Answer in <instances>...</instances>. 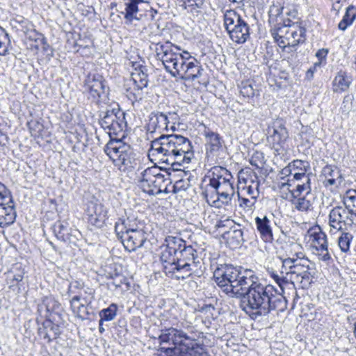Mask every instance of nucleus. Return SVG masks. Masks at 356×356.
<instances>
[{
  "mask_svg": "<svg viewBox=\"0 0 356 356\" xmlns=\"http://www.w3.org/2000/svg\"><path fill=\"white\" fill-rule=\"evenodd\" d=\"M238 298L242 310L253 319L267 316L273 311L282 312L287 305L281 293L271 284L260 283L259 279Z\"/></svg>",
  "mask_w": 356,
  "mask_h": 356,
  "instance_id": "1",
  "label": "nucleus"
},
{
  "mask_svg": "<svg viewBox=\"0 0 356 356\" xmlns=\"http://www.w3.org/2000/svg\"><path fill=\"white\" fill-rule=\"evenodd\" d=\"M154 155H160L163 162L175 165L189 163L194 156L191 140L180 134H163L152 141L151 149Z\"/></svg>",
  "mask_w": 356,
  "mask_h": 356,
  "instance_id": "2",
  "label": "nucleus"
},
{
  "mask_svg": "<svg viewBox=\"0 0 356 356\" xmlns=\"http://www.w3.org/2000/svg\"><path fill=\"white\" fill-rule=\"evenodd\" d=\"M203 333H199V335ZM182 330L170 327L162 330L159 337L161 344L168 343L172 347L162 346L159 349V356H209L205 351L202 342Z\"/></svg>",
  "mask_w": 356,
  "mask_h": 356,
  "instance_id": "3",
  "label": "nucleus"
},
{
  "mask_svg": "<svg viewBox=\"0 0 356 356\" xmlns=\"http://www.w3.org/2000/svg\"><path fill=\"white\" fill-rule=\"evenodd\" d=\"M104 150L119 170L129 172L135 168L136 154L131 147L123 143L122 140L111 138L105 145Z\"/></svg>",
  "mask_w": 356,
  "mask_h": 356,
  "instance_id": "4",
  "label": "nucleus"
},
{
  "mask_svg": "<svg viewBox=\"0 0 356 356\" xmlns=\"http://www.w3.org/2000/svg\"><path fill=\"white\" fill-rule=\"evenodd\" d=\"M268 17L271 35L275 40H278V38L284 37V29L291 27L296 24L293 19L298 18V10L294 7L284 8L280 5L273 4L270 7Z\"/></svg>",
  "mask_w": 356,
  "mask_h": 356,
  "instance_id": "5",
  "label": "nucleus"
},
{
  "mask_svg": "<svg viewBox=\"0 0 356 356\" xmlns=\"http://www.w3.org/2000/svg\"><path fill=\"white\" fill-rule=\"evenodd\" d=\"M173 48L179 49L170 42L165 44L159 42L156 44L155 53L156 59L162 62L166 72L172 76L177 77L185 59L181 54L175 51Z\"/></svg>",
  "mask_w": 356,
  "mask_h": 356,
  "instance_id": "6",
  "label": "nucleus"
},
{
  "mask_svg": "<svg viewBox=\"0 0 356 356\" xmlns=\"http://www.w3.org/2000/svg\"><path fill=\"white\" fill-rule=\"evenodd\" d=\"M224 26L231 40L238 44H243L250 38L248 24L234 10L224 13Z\"/></svg>",
  "mask_w": 356,
  "mask_h": 356,
  "instance_id": "7",
  "label": "nucleus"
},
{
  "mask_svg": "<svg viewBox=\"0 0 356 356\" xmlns=\"http://www.w3.org/2000/svg\"><path fill=\"white\" fill-rule=\"evenodd\" d=\"M99 118V123L108 134L110 139L113 138V136L122 133L127 128L125 113L119 107L101 112Z\"/></svg>",
  "mask_w": 356,
  "mask_h": 356,
  "instance_id": "8",
  "label": "nucleus"
},
{
  "mask_svg": "<svg viewBox=\"0 0 356 356\" xmlns=\"http://www.w3.org/2000/svg\"><path fill=\"white\" fill-rule=\"evenodd\" d=\"M289 134L286 127V122L282 118L273 120L267 128V142L270 147L278 154L285 149Z\"/></svg>",
  "mask_w": 356,
  "mask_h": 356,
  "instance_id": "9",
  "label": "nucleus"
},
{
  "mask_svg": "<svg viewBox=\"0 0 356 356\" xmlns=\"http://www.w3.org/2000/svg\"><path fill=\"white\" fill-rule=\"evenodd\" d=\"M165 181L161 169L156 166L147 168L141 172L138 186L143 192L156 195L163 192L162 186Z\"/></svg>",
  "mask_w": 356,
  "mask_h": 356,
  "instance_id": "10",
  "label": "nucleus"
},
{
  "mask_svg": "<svg viewBox=\"0 0 356 356\" xmlns=\"http://www.w3.org/2000/svg\"><path fill=\"white\" fill-rule=\"evenodd\" d=\"M16 216L12 193L0 182V227L4 228L13 224Z\"/></svg>",
  "mask_w": 356,
  "mask_h": 356,
  "instance_id": "11",
  "label": "nucleus"
},
{
  "mask_svg": "<svg viewBox=\"0 0 356 356\" xmlns=\"http://www.w3.org/2000/svg\"><path fill=\"white\" fill-rule=\"evenodd\" d=\"M89 99L95 103L106 102L108 100L109 88L103 76L99 74L89 75L86 81Z\"/></svg>",
  "mask_w": 356,
  "mask_h": 356,
  "instance_id": "12",
  "label": "nucleus"
},
{
  "mask_svg": "<svg viewBox=\"0 0 356 356\" xmlns=\"http://www.w3.org/2000/svg\"><path fill=\"white\" fill-rule=\"evenodd\" d=\"M281 268L280 271L286 276L290 275V279L298 282L300 276L306 270H309V261L294 259V257L278 256Z\"/></svg>",
  "mask_w": 356,
  "mask_h": 356,
  "instance_id": "13",
  "label": "nucleus"
},
{
  "mask_svg": "<svg viewBox=\"0 0 356 356\" xmlns=\"http://www.w3.org/2000/svg\"><path fill=\"white\" fill-rule=\"evenodd\" d=\"M355 213L353 211L337 206L332 208L329 213V224L330 227L338 230H347L353 227Z\"/></svg>",
  "mask_w": 356,
  "mask_h": 356,
  "instance_id": "14",
  "label": "nucleus"
},
{
  "mask_svg": "<svg viewBox=\"0 0 356 356\" xmlns=\"http://www.w3.org/2000/svg\"><path fill=\"white\" fill-rule=\"evenodd\" d=\"M257 280H258V277L252 270L239 266V270L236 271L234 283L232 288L229 289L231 296L236 298L243 296L245 291L250 286H252Z\"/></svg>",
  "mask_w": 356,
  "mask_h": 356,
  "instance_id": "15",
  "label": "nucleus"
},
{
  "mask_svg": "<svg viewBox=\"0 0 356 356\" xmlns=\"http://www.w3.org/2000/svg\"><path fill=\"white\" fill-rule=\"evenodd\" d=\"M237 270H239V266L222 264L218 266L213 273V277L217 285L222 288L227 294L231 295L229 289L232 288L234 283Z\"/></svg>",
  "mask_w": 356,
  "mask_h": 356,
  "instance_id": "16",
  "label": "nucleus"
},
{
  "mask_svg": "<svg viewBox=\"0 0 356 356\" xmlns=\"http://www.w3.org/2000/svg\"><path fill=\"white\" fill-rule=\"evenodd\" d=\"M52 230L56 237L65 243H75L81 232L67 220H58L52 226Z\"/></svg>",
  "mask_w": 356,
  "mask_h": 356,
  "instance_id": "17",
  "label": "nucleus"
},
{
  "mask_svg": "<svg viewBox=\"0 0 356 356\" xmlns=\"http://www.w3.org/2000/svg\"><path fill=\"white\" fill-rule=\"evenodd\" d=\"M205 138L206 156L207 158H216L222 152V138L216 132L205 127L203 133Z\"/></svg>",
  "mask_w": 356,
  "mask_h": 356,
  "instance_id": "18",
  "label": "nucleus"
},
{
  "mask_svg": "<svg viewBox=\"0 0 356 356\" xmlns=\"http://www.w3.org/2000/svg\"><path fill=\"white\" fill-rule=\"evenodd\" d=\"M117 237L121 240L125 250L130 252L141 248L147 240L145 232L140 228L118 235Z\"/></svg>",
  "mask_w": 356,
  "mask_h": 356,
  "instance_id": "19",
  "label": "nucleus"
},
{
  "mask_svg": "<svg viewBox=\"0 0 356 356\" xmlns=\"http://www.w3.org/2000/svg\"><path fill=\"white\" fill-rule=\"evenodd\" d=\"M88 222L97 227H102L106 219V211L104 207L97 201H90L87 203L86 209Z\"/></svg>",
  "mask_w": 356,
  "mask_h": 356,
  "instance_id": "20",
  "label": "nucleus"
},
{
  "mask_svg": "<svg viewBox=\"0 0 356 356\" xmlns=\"http://www.w3.org/2000/svg\"><path fill=\"white\" fill-rule=\"evenodd\" d=\"M166 248L162 252L161 256V261L164 264H172L175 262V256L177 252L181 250L184 245L185 241L181 238L168 236L165 238Z\"/></svg>",
  "mask_w": 356,
  "mask_h": 356,
  "instance_id": "21",
  "label": "nucleus"
},
{
  "mask_svg": "<svg viewBox=\"0 0 356 356\" xmlns=\"http://www.w3.org/2000/svg\"><path fill=\"white\" fill-rule=\"evenodd\" d=\"M193 266L185 264H167L163 265V270L167 276L170 278L185 280L192 275Z\"/></svg>",
  "mask_w": 356,
  "mask_h": 356,
  "instance_id": "22",
  "label": "nucleus"
},
{
  "mask_svg": "<svg viewBox=\"0 0 356 356\" xmlns=\"http://www.w3.org/2000/svg\"><path fill=\"white\" fill-rule=\"evenodd\" d=\"M209 173V186L213 189L229 181H235L231 172L225 168L215 166L211 169Z\"/></svg>",
  "mask_w": 356,
  "mask_h": 356,
  "instance_id": "23",
  "label": "nucleus"
},
{
  "mask_svg": "<svg viewBox=\"0 0 356 356\" xmlns=\"http://www.w3.org/2000/svg\"><path fill=\"white\" fill-rule=\"evenodd\" d=\"M169 120L168 116L162 112H152L149 116L147 130L150 134L168 131Z\"/></svg>",
  "mask_w": 356,
  "mask_h": 356,
  "instance_id": "24",
  "label": "nucleus"
},
{
  "mask_svg": "<svg viewBox=\"0 0 356 356\" xmlns=\"http://www.w3.org/2000/svg\"><path fill=\"white\" fill-rule=\"evenodd\" d=\"M175 264H186L193 266L194 267L197 266V264L200 263L198 260L197 250L191 245H187L186 242L178 251L175 256Z\"/></svg>",
  "mask_w": 356,
  "mask_h": 356,
  "instance_id": "25",
  "label": "nucleus"
},
{
  "mask_svg": "<svg viewBox=\"0 0 356 356\" xmlns=\"http://www.w3.org/2000/svg\"><path fill=\"white\" fill-rule=\"evenodd\" d=\"M203 71L204 69L197 60H185L178 76L185 81H195L202 75Z\"/></svg>",
  "mask_w": 356,
  "mask_h": 356,
  "instance_id": "26",
  "label": "nucleus"
},
{
  "mask_svg": "<svg viewBox=\"0 0 356 356\" xmlns=\"http://www.w3.org/2000/svg\"><path fill=\"white\" fill-rule=\"evenodd\" d=\"M289 28L285 31V38L287 40L286 45L295 47L305 42L306 39V29L304 27L295 24V25ZM281 43L285 44L283 40L281 41Z\"/></svg>",
  "mask_w": 356,
  "mask_h": 356,
  "instance_id": "27",
  "label": "nucleus"
},
{
  "mask_svg": "<svg viewBox=\"0 0 356 356\" xmlns=\"http://www.w3.org/2000/svg\"><path fill=\"white\" fill-rule=\"evenodd\" d=\"M255 225L257 229L260 234L261 238L265 243H272L274 240L273 229L270 224V220L266 216L262 217H256Z\"/></svg>",
  "mask_w": 356,
  "mask_h": 356,
  "instance_id": "28",
  "label": "nucleus"
},
{
  "mask_svg": "<svg viewBox=\"0 0 356 356\" xmlns=\"http://www.w3.org/2000/svg\"><path fill=\"white\" fill-rule=\"evenodd\" d=\"M60 334L59 326L49 319H45L38 327V334L49 343L57 339Z\"/></svg>",
  "mask_w": 356,
  "mask_h": 356,
  "instance_id": "29",
  "label": "nucleus"
},
{
  "mask_svg": "<svg viewBox=\"0 0 356 356\" xmlns=\"http://www.w3.org/2000/svg\"><path fill=\"white\" fill-rule=\"evenodd\" d=\"M140 228L138 221L134 216H122L115 223V232L117 236Z\"/></svg>",
  "mask_w": 356,
  "mask_h": 356,
  "instance_id": "30",
  "label": "nucleus"
},
{
  "mask_svg": "<svg viewBox=\"0 0 356 356\" xmlns=\"http://www.w3.org/2000/svg\"><path fill=\"white\" fill-rule=\"evenodd\" d=\"M315 200L314 194H305L302 196L291 197V202L298 211L309 212L313 210Z\"/></svg>",
  "mask_w": 356,
  "mask_h": 356,
  "instance_id": "31",
  "label": "nucleus"
},
{
  "mask_svg": "<svg viewBox=\"0 0 356 356\" xmlns=\"http://www.w3.org/2000/svg\"><path fill=\"white\" fill-rule=\"evenodd\" d=\"M243 234L244 233L241 229L231 228L229 231L225 234V237L232 248H237L241 247L245 241Z\"/></svg>",
  "mask_w": 356,
  "mask_h": 356,
  "instance_id": "32",
  "label": "nucleus"
},
{
  "mask_svg": "<svg viewBox=\"0 0 356 356\" xmlns=\"http://www.w3.org/2000/svg\"><path fill=\"white\" fill-rule=\"evenodd\" d=\"M332 84L333 91L334 92H342L349 88L351 84V80L347 76L346 72L341 71L334 77Z\"/></svg>",
  "mask_w": 356,
  "mask_h": 356,
  "instance_id": "33",
  "label": "nucleus"
},
{
  "mask_svg": "<svg viewBox=\"0 0 356 356\" xmlns=\"http://www.w3.org/2000/svg\"><path fill=\"white\" fill-rule=\"evenodd\" d=\"M143 2V0H129L125 3L124 18L129 23H131L134 19H140V17H137V13L139 10L138 4Z\"/></svg>",
  "mask_w": 356,
  "mask_h": 356,
  "instance_id": "34",
  "label": "nucleus"
},
{
  "mask_svg": "<svg viewBox=\"0 0 356 356\" xmlns=\"http://www.w3.org/2000/svg\"><path fill=\"white\" fill-rule=\"evenodd\" d=\"M356 19V7L353 5L347 7L345 15L343 19L338 24L339 29L345 31L349 26H350Z\"/></svg>",
  "mask_w": 356,
  "mask_h": 356,
  "instance_id": "35",
  "label": "nucleus"
},
{
  "mask_svg": "<svg viewBox=\"0 0 356 356\" xmlns=\"http://www.w3.org/2000/svg\"><path fill=\"white\" fill-rule=\"evenodd\" d=\"M37 36L35 39V44H30L31 49L39 50L40 48L47 54V56H53V50L49 44L47 42L46 38L41 33H34Z\"/></svg>",
  "mask_w": 356,
  "mask_h": 356,
  "instance_id": "36",
  "label": "nucleus"
},
{
  "mask_svg": "<svg viewBox=\"0 0 356 356\" xmlns=\"http://www.w3.org/2000/svg\"><path fill=\"white\" fill-rule=\"evenodd\" d=\"M145 88L133 85V87H129L126 89V95L128 99L132 102V104L139 102L145 97Z\"/></svg>",
  "mask_w": 356,
  "mask_h": 356,
  "instance_id": "37",
  "label": "nucleus"
},
{
  "mask_svg": "<svg viewBox=\"0 0 356 356\" xmlns=\"http://www.w3.org/2000/svg\"><path fill=\"white\" fill-rule=\"evenodd\" d=\"M311 236L312 239V245L316 250H326L327 248V236L322 231L313 233Z\"/></svg>",
  "mask_w": 356,
  "mask_h": 356,
  "instance_id": "38",
  "label": "nucleus"
},
{
  "mask_svg": "<svg viewBox=\"0 0 356 356\" xmlns=\"http://www.w3.org/2000/svg\"><path fill=\"white\" fill-rule=\"evenodd\" d=\"M130 81L136 86H138L147 88L148 86L147 74L143 70H136L134 72L131 73V80Z\"/></svg>",
  "mask_w": 356,
  "mask_h": 356,
  "instance_id": "39",
  "label": "nucleus"
},
{
  "mask_svg": "<svg viewBox=\"0 0 356 356\" xmlns=\"http://www.w3.org/2000/svg\"><path fill=\"white\" fill-rule=\"evenodd\" d=\"M118 306L115 303H111L107 308L99 311V316L104 321H111L117 316Z\"/></svg>",
  "mask_w": 356,
  "mask_h": 356,
  "instance_id": "40",
  "label": "nucleus"
},
{
  "mask_svg": "<svg viewBox=\"0 0 356 356\" xmlns=\"http://www.w3.org/2000/svg\"><path fill=\"white\" fill-rule=\"evenodd\" d=\"M313 194L311 188V179L298 183L296 188L291 191V197L294 196H302V193Z\"/></svg>",
  "mask_w": 356,
  "mask_h": 356,
  "instance_id": "41",
  "label": "nucleus"
},
{
  "mask_svg": "<svg viewBox=\"0 0 356 356\" xmlns=\"http://www.w3.org/2000/svg\"><path fill=\"white\" fill-rule=\"evenodd\" d=\"M10 45L9 34L6 30L0 26V56L8 54V47Z\"/></svg>",
  "mask_w": 356,
  "mask_h": 356,
  "instance_id": "42",
  "label": "nucleus"
},
{
  "mask_svg": "<svg viewBox=\"0 0 356 356\" xmlns=\"http://www.w3.org/2000/svg\"><path fill=\"white\" fill-rule=\"evenodd\" d=\"M343 202L346 209L355 213L356 217V190H348L343 196Z\"/></svg>",
  "mask_w": 356,
  "mask_h": 356,
  "instance_id": "43",
  "label": "nucleus"
},
{
  "mask_svg": "<svg viewBox=\"0 0 356 356\" xmlns=\"http://www.w3.org/2000/svg\"><path fill=\"white\" fill-rule=\"evenodd\" d=\"M353 238V235L349 232H342L338 238V245L341 250L347 252L350 250V245Z\"/></svg>",
  "mask_w": 356,
  "mask_h": 356,
  "instance_id": "44",
  "label": "nucleus"
},
{
  "mask_svg": "<svg viewBox=\"0 0 356 356\" xmlns=\"http://www.w3.org/2000/svg\"><path fill=\"white\" fill-rule=\"evenodd\" d=\"M44 305H46L49 317L52 313H58L60 307V304L52 296H44Z\"/></svg>",
  "mask_w": 356,
  "mask_h": 356,
  "instance_id": "45",
  "label": "nucleus"
},
{
  "mask_svg": "<svg viewBox=\"0 0 356 356\" xmlns=\"http://www.w3.org/2000/svg\"><path fill=\"white\" fill-rule=\"evenodd\" d=\"M111 281L108 284L109 286H112L115 289L120 288L123 284H125L129 288V283L127 282V279L125 276L115 273L113 276H111Z\"/></svg>",
  "mask_w": 356,
  "mask_h": 356,
  "instance_id": "46",
  "label": "nucleus"
},
{
  "mask_svg": "<svg viewBox=\"0 0 356 356\" xmlns=\"http://www.w3.org/2000/svg\"><path fill=\"white\" fill-rule=\"evenodd\" d=\"M234 194L235 191L217 192L216 195L218 197L216 201L220 202L225 205H229L231 204Z\"/></svg>",
  "mask_w": 356,
  "mask_h": 356,
  "instance_id": "47",
  "label": "nucleus"
},
{
  "mask_svg": "<svg viewBox=\"0 0 356 356\" xmlns=\"http://www.w3.org/2000/svg\"><path fill=\"white\" fill-rule=\"evenodd\" d=\"M259 181H256L254 186H248L246 187L243 188L241 193H243V195H247L249 198H253L257 201V197H259Z\"/></svg>",
  "mask_w": 356,
  "mask_h": 356,
  "instance_id": "48",
  "label": "nucleus"
},
{
  "mask_svg": "<svg viewBox=\"0 0 356 356\" xmlns=\"http://www.w3.org/2000/svg\"><path fill=\"white\" fill-rule=\"evenodd\" d=\"M322 174L325 178L338 177L341 179L342 177L337 168L330 165H327L323 168Z\"/></svg>",
  "mask_w": 356,
  "mask_h": 356,
  "instance_id": "49",
  "label": "nucleus"
},
{
  "mask_svg": "<svg viewBox=\"0 0 356 356\" xmlns=\"http://www.w3.org/2000/svg\"><path fill=\"white\" fill-rule=\"evenodd\" d=\"M291 165L293 172L296 170L307 172L310 169V165L307 161L296 159L291 162Z\"/></svg>",
  "mask_w": 356,
  "mask_h": 356,
  "instance_id": "50",
  "label": "nucleus"
},
{
  "mask_svg": "<svg viewBox=\"0 0 356 356\" xmlns=\"http://www.w3.org/2000/svg\"><path fill=\"white\" fill-rule=\"evenodd\" d=\"M179 3H180L181 6H182L184 9H186L187 7H192L193 8H202L204 3V0H177Z\"/></svg>",
  "mask_w": 356,
  "mask_h": 356,
  "instance_id": "51",
  "label": "nucleus"
},
{
  "mask_svg": "<svg viewBox=\"0 0 356 356\" xmlns=\"http://www.w3.org/2000/svg\"><path fill=\"white\" fill-rule=\"evenodd\" d=\"M238 200L240 202L239 203L240 206L245 209H252L254 207V206L257 202L253 198L243 197L241 195V193L238 191Z\"/></svg>",
  "mask_w": 356,
  "mask_h": 356,
  "instance_id": "52",
  "label": "nucleus"
},
{
  "mask_svg": "<svg viewBox=\"0 0 356 356\" xmlns=\"http://www.w3.org/2000/svg\"><path fill=\"white\" fill-rule=\"evenodd\" d=\"M44 305V297L42 298L41 302L38 305L37 314L38 316L36 318L37 322L38 323L42 318L49 319L48 311Z\"/></svg>",
  "mask_w": 356,
  "mask_h": 356,
  "instance_id": "53",
  "label": "nucleus"
},
{
  "mask_svg": "<svg viewBox=\"0 0 356 356\" xmlns=\"http://www.w3.org/2000/svg\"><path fill=\"white\" fill-rule=\"evenodd\" d=\"M301 284L302 288H307L310 286L312 282V276L309 273V270H306L300 276L299 281Z\"/></svg>",
  "mask_w": 356,
  "mask_h": 356,
  "instance_id": "54",
  "label": "nucleus"
},
{
  "mask_svg": "<svg viewBox=\"0 0 356 356\" xmlns=\"http://www.w3.org/2000/svg\"><path fill=\"white\" fill-rule=\"evenodd\" d=\"M72 312L76 317L81 320H84L85 316L88 314L87 308L83 303H80L78 306H75L74 310H72Z\"/></svg>",
  "mask_w": 356,
  "mask_h": 356,
  "instance_id": "55",
  "label": "nucleus"
},
{
  "mask_svg": "<svg viewBox=\"0 0 356 356\" xmlns=\"http://www.w3.org/2000/svg\"><path fill=\"white\" fill-rule=\"evenodd\" d=\"M240 92L243 97H251L254 95V90L250 84L242 83Z\"/></svg>",
  "mask_w": 356,
  "mask_h": 356,
  "instance_id": "56",
  "label": "nucleus"
},
{
  "mask_svg": "<svg viewBox=\"0 0 356 356\" xmlns=\"http://www.w3.org/2000/svg\"><path fill=\"white\" fill-rule=\"evenodd\" d=\"M292 175H293L294 180H296L300 182H302L304 181H307V180L311 179V174H307V172H303V171L296 172V171H295Z\"/></svg>",
  "mask_w": 356,
  "mask_h": 356,
  "instance_id": "57",
  "label": "nucleus"
},
{
  "mask_svg": "<svg viewBox=\"0 0 356 356\" xmlns=\"http://www.w3.org/2000/svg\"><path fill=\"white\" fill-rule=\"evenodd\" d=\"M280 275L277 276L275 279V282L278 284L280 287L281 290L283 291V289L285 285L288 284V278L286 277V274H282L280 272Z\"/></svg>",
  "mask_w": 356,
  "mask_h": 356,
  "instance_id": "58",
  "label": "nucleus"
},
{
  "mask_svg": "<svg viewBox=\"0 0 356 356\" xmlns=\"http://www.w3.org/2000/svg\"><path fill=\"white\" fill-rule=\"evenodd\" d=\"M343 181V178L341 179L338 177H330L325 178V180L323 181L324 186L326 187L332 186H337L340 185Z\"/></svg>",
  "mask_w": 356,
  "mask_h": 356,
  "instance_id": "59",
  "label": "nucleus"
},
{
  "mask_svg": "<svg viewBox=\"0 0 356 356\" xmlns=\"http://www.w3.org/2000/svg\"><path fill=\"white\" fill-rule=\"evenodd\" d=\"M83 284L79 281L75 280L72 282L69 286L68 293H75V289H81L83 288Z\"/></svg>",
  "mask_w": 356,
  "mask_h": 356,
  "instance_id": "60",
  "label": "nucleus"
},
{
  "mask_svg": "<svg viewBox=\"0 0 356 356\" xmlns=\"http://www.w3.org/2000/svg\"><path fill=\"white\" fill-rule=\"evenodd\" d=\"M234 184V181H229L225 184H222L218 188H216L215 191H216V193H217V192H221V191H235Z\"/></svg>",
  "mask_w": 356,
  "mask_h": 356,
  "instance_id": "61",
  "label": "nucleus"
},
{
  "mask_svg": "<svg viewBox=\"0 0 356 356\" xmlns=\"http://www.w3.org/2000/svg\"><path fill=\"white\" fill-rule=\"evenodd\" d=\"M317 254L318 255L319 259L326 261L331 259L330 254L328 252L327 248L326 250H316Z\"/></svg>",
  "mask_w": 356,
  "mask_h": 356,
  "instance_id": "62",
  "label": "nucleus"
},
{
  "mask_svg": "<svg viewBox=\"0 0 356 356\" xmlns=\"http://www.w3.org/2000/svg\"><path fill=\"white\" fill-rule=\"evenodd\" d=\"M328 54V49H321L317 51L316 53V56L318 58V61L321 62V64L322 63L323 60H325L327 55Z\"/></svg>",
  "mask_w": 356,
  "mask_h": 356,
  "instance_id": "63",
  "label": "nucleus"
},
{
  "mask_svg": "<svg viewBox=\"0 0 356 356\" xmlns=\"http://www.w3.org/2000/svg\"><path fill=\"white\" fill-rule=\"evenodd\" d=\"M321 62H316L312 67H311L306 73V77L308 79H311L313 78V75L314 72L316 70L317 67H321Z\"/></svg>",
  "mask_w": 356,
  "mask_h": 356,
  "instance_id": "64",
  "label": "nucleus"
}]
</instances>
